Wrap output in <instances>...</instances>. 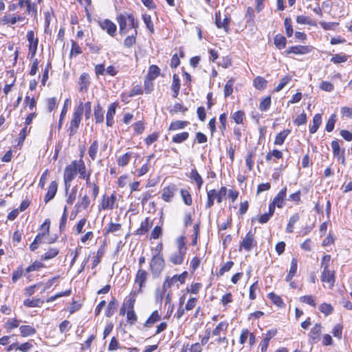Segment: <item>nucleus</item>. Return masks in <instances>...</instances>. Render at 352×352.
<instances>
[{
	"mask_svg": "<svg viewBox=\"0 0 352 352\" xmlns=\"http://www.w3.org/2000/svg\"><path fill=\"white\" fill-rule=\"evenodd\" d=\"M138 292H136L134 290H132L128 297L126 298L123 302V305L127 309V310H133L134 309V305L136 300V296L138 294Z\"/></svg>",
	"mask_w": 352,
	"mask_h": 352,
	"instance_id": "6ab92c4d",
	"label": "nucleus"
},
{
	"mask_svg": "<svg viewBox=\"0 0 352 352\" xmlns=\"http://www.w3.org/2000/svg\"><path fill=\"white\" fill-rule=\"evenodd\" d=\"M300 301L302 303H306V304L309 305L313 307L316 306L314 298L311 295H307V296H301L300 298Z\"/></svg>",
	"mask_w": 352,
	"mask_h": 352,
	"instance_id": "052dcab7",
	"label": "nucleus"
},
{
	"mask_svg": "<svg viewBox=\"0 0 352 352\" xmlns=\"http://www.w3.org/2000/svg\"><path fill=\"white\" fill-rule=\"evenodd\" d=\"M227 193L226 187H221V189L217 192L215 190H210L207 192L208 201L206 204L207 208H211L214 204V200L217 199L218 203L222 201L223 197L226 196Z\"/></svg>",
	"mask_w": 352,
	"mask_h": 352,
	"instance_id": "7ed1b4c3",
	"label": "nucleus"
},
{
	"mask_svg": "<svg viewBox=\"0 0 352 352\" xmlns=\"http://www.w3.org/2000/svg\"><path fill=\"white\" fill-rule=\"evenodd\" d=\"M296 22L300 24H307L309 25H316L315 22L309 17L303 15L297 16Z\"/></svg>",
	"mask_w": 352,
	"mask_h": 352,
	"instance_id": "de8ad7c7",
	"label": "nucleus"
},
{
	"mask_svg": "<svg viewBox=\"0 0 352 352\" xmlns=\"http://www.w3.org/2000/svg\"><path fill=\"white\" fill-rule=\"evenodd\" d=\"M94 118L96 123H102L104 121V112L100 104L94 107Z\"/></svg>",
	"mask_w": 352,
	"mask_h": 352,
	"instance_id": "c85d7f7f",
	"label": "nucleus"
},
{
	"mask_svg": "<svg viewBox=\"0 0 352 352\" xmlns=\"http://www.w3.org/2000/svg\"><path fill=\"white\" fill-rule=\"evenodd\" d=\"M160 318L161 317L158 311L157 310L154 311L146 321L144 326L146 327H151L153 324L159 321Z\"/></svg>",
	"mask_w": 352,
	"mask_h": 352,
	"instance_id": "473e14b6",
	"label": "nucleus"
},
{
	"mask_svg": "<svg viewBox=\"0 0 352 352\" xmlns=\"http://www.w3.org/2000/svg\"><path fill=\"white\" fill-rule=\"evenodd\" d=\"M254 86L256 89H262L267 84V81L262 77H256L254 80Z\"/></svg>",
	"mask_w": 352,
	"mask_h": 352,
	"instance_id": "0e129e2a",
	"label": "nucleus"
},
{
	"mask_svg": "<svg viewBox=\"0 0 352 352\" xmlns=\"http://www.w3.org/2000/svg\"><path fill=\"white\" fill-rule=\"evenodd\" d=\"M176 243L179 251L186 252V239L184 236H179L176 240Z\"/></svg>",
	"mask_w": 352,
	"mask_h": 352,
	"instance_id": "864d4df0",
	"label": "nucleus"
},
{
	"mask_svg": "<svg viewBox=\"0 0 352 352\" xmlns=\"http://www.w3.org/2000/svg\"><path fill=\"white\" fill-rule=\"evenodd\" d=\"M290 132L291 131L289 129H285L278 133L275 138L274 144L279 146L282 145Z\"/></svg>",
	"mask_w": 352,
	"mask_h": 352,
	"instance_id": "b1692460",
	"label": "nucleus"
},
{
	"mask_svg": "<svg viewBox=\"0 0 352 352\" xmlns=\"http://www.w3.org/2000/svg\"><path fill=\"white\" fill-rule=\"evenodd\" d=\"M84 111L83 103L80 102V104L76 107L75 111L74 112L72 119L69 123V127L68 129L69 136L72 137L74 135L79 128L82 116Z\"/></svg>",
	"mask_w": 352,
	"mask_h": 352,
	"instance_id": "f03ea898",
	"label": "nucleus"
},
{
	"mask_svg": "<svg viewBox=\"0 0 352 352\" xmlns=\"http://www.w3.org/2000/svg\"><path fill=\"white\" fill-rule=\"evenodd\" d=\"M271 104V98L270 97H266L264 98L260 103L259 109L260 110L265 111H267Z\"/></svg>",
	"mask_w": 352,
	"mask_h": 352,
	"instance_id": "338daca9",
	"label": "nucleus"
},
{
	"mask_svg": "<svg viewBox=\"0 0 352 352\" xmlns=\"http://www.w3.org/2000/svg\"><path fill=\"white\" fill-rule=\"evenodd\" d=\"M1 22L3 25H14L16 23V16L6 14L1 19Z\"/></svg>",
	"mask_w": 352,
	"mask_h": 352,
	"instance_id": "680f3d73",
	"label": "nucleus"
},
{
	"mask_svg": "<svg viewBox=\"0 0 352 352\" xmlns=\"http://www.w3.org/2000/svg\"><path fill=\"white\" fill-rule=\"evenodd\" d=\"M284 25L286 30L287 36L288 37H291L294 33L291 19L286 18L284 21Z\"/></svg>",
	"mask_w": 352,
	"mask_h": 352,
	"instance_id": "4d7b16f0",
	"label": "nucleus"
},
{
	"mask_svg": "<svg viewBox=\"0 0 352 352\" xmlns=\"http://www.w3.org/2000/svg\"><path fill=\"white\" fill-rule=\"evenodd\" d=\"M300 219V216L298 213L293 214L289 220L286 228L287 233H292L294 232V224Z\"/></svg>",
	"mask_w": 352,
	"mask_h": 352,
	"instance_id": "7c9ffc66",
	"label": "nucleus"
},
{
	"mask_svg": "<svg viewBox=\"0 0 352 352\" xmlns=\"http://www.w3.org/2000/svg\"><path fill=\"white\" fill-rule=\"evenodd\" d=\"M234 83V80L233 78H230L228 80L224 87V96L225 97H228L232 94L233 91V85Z\"/></svg>",
	"mask_w": 352,
	"mask_h": 352,
	"instance_id": "09e8293b",
	"label": "nucleus"
},
{
	"mask_svg": "<svg viewBox=\"0 0 352 352\" xmlns=\"http://www.w3.org/2000/svg\"><path fill=\"white\" fill-rule=\"evenodd\" d=\"M333 156L338 157V160H341L342 164H344V148H340L338 140H333L331 144Z\"/></svg>",
	"mask_w": 352,
	"mask_h": 352,
	"instance_id": "9b49d317",
	"label": "nucleus"
},
{
	"mask_svg": "<svg viewBox=\"0 0 352 352\" xmlns=\"http://www.w3.org/2000/svg\"><path fill=\"white\" fill-rule=\"evenodd\" d=\"M185 254L186 252L177 250L170 256L169 261L174 265H182Z\"/></svg>",
	"mask_w": 352,
	"mask_h": 352,
	"instance_id": "412c9836",
	"label": "nucleus"
},
{
	"mask_svg": "<svg viewBox=\"0 0 352 352\" xmlns=\"http://www.w3.org/2000/svg\"><path fill=\"white\" fill-rule=\"evenodd\" d=\"M137 34V30H135L134 34L127 36L124 41V45L126 47H131L135 43V35Z\"/></svg>",
	"mask_w": 352,
	"mask_h": 352,
	"instance_id": "8fccbe9b",
	"label": "nucleus"
},
{
	"mask_svg": "<svg viewBox=\"0 0 352 352\" xmlns=\"http://www.w3.org/2000/svg\"><path fill=\"white\" fill-rule=\"evenodd\" d=\"M25 5L27 7L26 11L28 14L36 15L37 8L36 5L34 3H32L30 0H26Z\"/></svg>",
	"mask_w": 352,
	"mask_h": 352,
	"instance_id": "603ef678",
	"label": "nucleus"
},
{
	"mask_svg": "<svg viewBox=\"0 0 352 352\" xmlns=\"http://www.w3.org/2000/svg\"><path fill=\"white\" fill-rule=\"evenodd\" d=\"M234 265V262L232 261H228L226 263H225L219 270V272H218V276H223L226 272L230 271V270L232 267Z\"/></svg>",
	"mask_w": 352,
	"mask_h": 352,
	"instance_id": "69168bd1",
	"label": "nucleus"
},
{
	"mask_svg": "<svg viewBox=\"0 0 352 352\" xmlns=\"http://www.w3.org/2000/svg\"><path fill=\"white\" fill-rule=\"evenodd\" d=\"M321 331V326L319 324H316L311 329L309 333V338L313 342H317L320 339V335Z\"/></svg>",
	"mask_w": 352,
	"mask_h": 352,
	"instance_id": "5701e85b",
	"label": "nucleus"
},
{
	"mask_svg": "<svg viewBox=\"0 0 352 352\" xmlns=\"http://www.w3.org/2000/svg\"><path fill=\"white\" fill-rule=\"evenodd\" d=\"M187 275L188 272H184L181 274H176L172 277H167L163 285L164 289L170 288L178 283L180 284L184 283Z\"/></svg>",
	"mask_w": 352,
	"mask_h": 352,
	"instance_id": "39448f33",
	"label": "nucleus"
},
{
	"mask_svg": "<svg viewBox=\"0 0 352 352\" xmlns=\"http://www.w3.org/2000/svg\"><path fill=\"white\" fill-rule=\"evenodd\" d=\"M57 189H58L57 182L55 181L52 182L48 188L47 192L45 195V198H44L45 203H47L48 201H50L51 199H52L55 197L56 192H57Z\"/></svg>",
	"mask_w": 352,
	"mask_h": 352,
	"instance_id": "aec40b11",
	"label": "nucleus"
},
{
	"mask_svg": "<svg viewBox=\"0 0 352 352\" xmlns=\"http://www.w3.org/2000/svg\"><path fill=\"white\" fill-rule=\"evenodd\" d=\"M256 245V241L254 238V234L252 231H249L240 243L239 249H244L245 251L250 252Z\"/></svg>",
	"mask_w": 352,
	"mask_h": 352,
	"instance_id": "0eeeda50",
	"label": "nucleus"
},
{
	"mask_svg": "<svg viewBox=\"0 0 352 352\" xmlns=\"http://www.w3.org/2000/svg\"><path fill=\"white\" fill-rule=\"evenodd\" d=\"M268 297L275 305L278 307H282L284 305L281 298L274 293H270L268 294Z\"/></svg>",
	"mask_w": 352,
	"mask_h": 352,
	"instance_id": "bf43d9fd",
	"label": "nucleus"
},
{
	"mask_svg": "<svg viewBox=\"0 0 352 352\" xmlns=\"http://www.w3.org/2000/svg\"><path fill=\"white\" fill-rule=\"evenodd\" d=\"M86 181V186L87 187L91 188H92V195L94 199H96V197L98 195L99 193V187L97 185L96 182H91L90 177H88V179H85Z\"/></svg>",
	"mask_w": 352,
	"mask_h": 352,
	"instance_id": "ea45409f",
	"label": "nucleus"
},
{
	"mask_svg": "<svg viewBox=\"0 0 352 352\" xmlns=\"http://www.w3.org/2000/svg\"><path fill=\"white\" fill-rule=\"evenodd\" d=\"M190 178L196 182L198 188L200 189L203 184V179L196 169H192L191 170Z\"/></svg>",
	"mask_w": 352,
	"mask_h": 352,
	"instance_id": "58836bf2",
	"label": "nucleus"
},
{
	"mask_svg": "<svg viewBox=\"0 0 352 352\" xmlns=\"http://www.w3.org/2000/svg\"><path fill=\"white\" fill-rule=\"evenodd\" d=\"M230 23V16L228 14L225 15V17L221 20V16L220 12L215 13V23L218 28H223L226 32L228 31Z\"/></svg>",
	"mask_w": 352,
	"mask_h": 352,
	"instance_id": "f8f14e48",
	"label": "nucleus"
},
{
	"mask_svg": "<svg viewBox=\"0 0 352 352\" xmlns=\"http://www.w3.org/2000/svg\"><path fill=\"white\" fill-rule=\"evenodd\" d=\"M90 204V199L87 195H85L80 201H79L76 205V207L82 208L83 209H87Z\"/></svg>",
	"mask_w": 352,
	"mask_h": 352,
	"instance_id": "6e6d98bb",
	"label": "nucleus"
},
{
	"mask_svg": "<svg viewBox=\"0 0 352 352\" xmlns=\"http://www.w3.org/2000/svg\"><path fill=\"white\" fill-rule=\"evenodd\" d=\"M336 122V114H332L329 117V118L326 124V127H325L326 131L328 132H331L334 129Z\"/></svg>",
	"mask_w": 352,
	"mask_h": 352,
	"instance_id": "3c124183",
	"label": "nucleus"
},
{
	"mask_svg": "<svg viewBox=\"0 0 352 352\" xmlns=\"http://www.w3.org/2000/svg\"><path fill=\"white\" fill-rule=\"evenodd\" d=\"M171 89L174 92V97H177L179 94L180 89V79L179 76L177 74H174L173 76V82L171 85Z\"/></svg>",
	"mask_w": 352,
	"mask_h": 352,
	"instance_id": "2f4dec72",
	"label": "nucleus"
},
{
	"mask_svg": "<svg viewBox=\"0 0 352 352\" xmlns=\"http://www.w3.org/2000/svg\"><path fill=\"white\" fill-rule=\"evenodd\" d=\"M160 74V69L155 65L149 67L146 78L155 80Z\"/></svg>",
	"mask_w": 352,
	"mask_h": 352,
	"instance_id": "72a5a7b5",
	"label": "nucleus"
},
{
	"mask_svg": "<svg viewBox=\"0 0 352 352\" xmlns=\"http://www.w3.org/2000/svg\"><path fill=\"white\" fill-rule=\"evenodd\" d=\"M100 27L105 30L110 36H113L116 34L117 27L114 23L109 19H104L99 22Z\"/></svg>",
	"mask_w": 352,
	"mask_h": 352,
	"instance_id": "ddd939ff",
	"label": "nucleus"
},
{
	"mask_svg": "<svg viewBox=\"0 0 352 352\" xmlns=\"http://www.w3.org/2000/svg\"><path fill=\"white\" fill-rule=\"evenodd\" d=\"M298 261L297 259L295 258H293L291 262V266L289 271V273L286 277V281L289 282L290 281L293 277L295 276L296 271H297V266H298Z\"/></svg>",
	"mask_w": 352,
	"mask_h": 352,
	"instance_id": "c756f323",
	"label": "nucleus"
},
{
	"mask_svg": "<svg viewBox=\"0 0 352 352\" xmlns=\"http://www.w3.org/2000/svg\"><path fill=\"white\" fill-rule=\"evenodd\" d=\"M117 107L118 104L113 102L111 104L108 108L106 116V124L108 126H112L114 124L113 117L116 114Z\"/></svg>",
	"mask_w": 352,
	"mask_h": 352,
	"instance_id": "dca6fc26",
	"label": "nucleus"
},
{
	"mask_svg": "<svg viewBox=\"0 0 352 352\" xmlns=\"http://www.w3.org/2000/svg\"><path fill=\"white\" fill-rule=\"evenodd\" d=\"M291 80V77L288 76H285L281 78L279 84L276 87V91L278 92L282 90Z\"/></svg>",
	"mask_w": 352,
	"mask_h": 352,
	"instance_id": "13d9d810",
	"label": "nucleus"
},
{
	"mask_svg": "<svg viewBox=\"0 0 352 352\" xmlns=\"http://www.w3.org/2000/svg\"><path fill=\"white\" fill-rule=\"evenodd\" d=\"M142 19L145 23L147 29L151 32H154V25L151 20V17L149 14H144L142 16Z\"/></svg>",
	"mask_w": 352,
	"mask_h": 352,
	"instance_id": "49530a36",
	"label": "nucleus"
},
{
	"mask_svg": "<svg viewBox=\"0 0 352 352\" xmlns=\"http://www.w3.org/2000/svg\"><path fill=\"white\" fill-rule=\"evenodd\" d=\"M176 191L177 187L174 184L164 188L162 193V199L166 202H170L175 196Z\"/></svg>",
	"mask_w": 352,
	"mask_h": 352,
	"instance_id": "2eb2a0df",
	"label": "nucleus"
},
{
	"mask_svg": "<svg viewBox=\"0 0 352 352\" xmlns=\"http://www.w3.org/2000/svg\"><path fill=\"white\" fill-rule=\"evenodd\" d=\"M228 323L226 322H221L216 327V328L212 331V335L214 336H218L221 334V331L226 332L228 329Z\"/></svg>",
	"mask_w": 352,
	"mask_h": 352,
	"instance_id": "37998d69",
	"label": "nucleus"
},
{
	"mask_svg": "<svg viewBox=\"0 0 352 352\" xmlns=\"http://www.w3.org/2000/svg\"><path fill=\"white\" fill-rule=\"evenodd\" d=\"M59 253V250L55 248H50L43 255L41 256V260L47 261L56 256Z\"/></svg>",
	"mask_w": 352,
	"mask_h": 352,
	"instance_id": "4c0bfd02",
	"label": "nucleus"
},
{
	"mask_svg": "<svg viewBox=\"0 0 352 352\" xmlns=\"http://www.w3.org/2000/svg\"><path fill=\"white\" fill-rule=\"evenodd\" d=\"M70 165L75 170L76 173H78L81 170V167L85 166V162L82 159H80L79 160L73 161Z\"/></svg>",
	"mask_w": 352,
	"mask_h": 352,
	"instance_id": "e2e57ef3",
	"label": "nucleus"
},
{
	"mask_svg": "<svg viewBox=\"0 0 352 352\" xmlns=\"http://www.w3.org/2000/svg\"><path fill=\"white\" fill-rule=\"evenodd\" d=\"M132 155H133V153L127 152L125 154H124L123 155L120 156L117 160V163H118V166H122V167L126 166L129 163L130 160L132 157Z\"/></svg>",
	"mask_w": 352,
	"mask_h": 352,
	"instance_id": "c9c22d12",
	"label": "nucleus"
},
{
	"mask_svg": "<svg viewBox=\"0 0 352 352\" xmlns=\"http://www.w3.org/2000/svg\"><path fill=\"white\" fill-rule=\"evenodd\" d=\"M321 122H322L321 114H320V113L316 114L313 118V124L311 126H310L309 132L312 134L315 133L318 131L320 125L321 124Z\"/></svg>",
	"mask_w": 352,
	"mask_h": 352,
	"instance_id": "393cba45",
	"label": "nucleus"
},
{
	"mask_svg": "<svg viewBox=\"0 0 352 352\" xmlns=\"http://www.w3.org/2000/svg\"><path fill=\"white\" fill-rule=\"evenodd\" d=\"M50 221L49 219H45L44 223L41 226V232H39L35 237L34 241L38 243V245L43 243L44 239L50 233Z\"/></svg>",
	"mask_w": 352,
	"mask_h": 352,
	"instance_id": "1a4fd4ad",
	"label": "nucleus"
},
{
	"mask_svg": "<svg viewBox=\"0 0 352 352\" xmlns=\"http://www.w3.org/2000/svg\"><path fill=\"white\" fill-rule=\"evenodd\" d=\"M311 50V47L310 46L296 45L288 47L285 51V53L287 55H289L292 53L295 54H305L309 53Z\"/></svg>",
	"mask_w": 352,
	"mask_h": 352,
	"instance_id": "4468645a",
	"label": "nucleus"
},
{
	"mask_svg": "<svg viewBox=\"0 0 352 352\" xmlns=\"http://www.w3.org/2000/svg\"><path fill=\"white\" fill-rule=\"evenodd\" d=\"M117 20L120 34H126L130 30L136 29L138 27V22L131 14H120L118 16Z\"/></svg>",
	"mask_w": 352,
	"mask_h": 352,
	"instance_id": "f257e3e1",
	"label": "nucleus"
},
{
	"mask_svg": "<svg viewBox=\"0 0 352 352\" xmlns=\"http://www.w3.org/2000/svg\"><path fill=\"white\" fill-rule=\"evenodd\" d=\"M116 195L115 194H112L110 197H103V199L101 203V208L106 209H113L114 208L115 203L116 201Z\"/></svg>",
	"mask_w": 352,
	"mask_h": 352,
	"instance_id": "f3484780",
	"label": "nucleus"
},
{
	"mask_svg": "<svg viewBox=\"0 0 352 352\" xmlns=\"http://www.w3.org/2000/svg\"><path fill=\"white\" fill-rule=\"evenodd\" d=\"M76 175V173L75 170L70 164L67 165L65 168L63 175L66 192H67L69 188H70L71 183L74 179Z\"/></svg>",
	"mask_w": 352,
	"mask_h": 352,
	"instance_id": "6e6552de",
	"label": "nucleus"
},
{
	"mask_svg": "<svg viewBox=\"0 0 352 352\" xmlns=\"http://www.w3.org/2000/svg\"><path fill=\"white\" fill-rule=\"evenodd\" d=\"M273 157L276 159H281L283 157V153L280 151L274 149L267 154L266 160L270 161L272 160Z\"/></svg>",
	"mask_w": 352,
	"mask_h": 352,
	"instance_id": "5fc2aeb1",
	"label": "nucleus"
},
{
	"mask_svg": "<svg viewBox=\"0 0 352 352\" xmlns=\"http://www.w3.org/2000/svg\"><path fill=\"white\" fill-rule=\"evenodd\" d=\"M148 272L140 268L136 274H135V285H138V289H133L136 292L142 293V288L145 286L146 282L148 279Z\"/></svg>",
	"mask_w": 352,
	"mask_h": 352,
	"instance_id": "423d86ee",
	"label": "nucleus"
},
{
	"mask_svg": "<svg viewBox=\"0 0 352 352\" xmlns=\"http://www.w3.org/2000/svg\"><path fill=\"white\" fill-rule=\"evenodd\" d=\"M43 302L39 298L25 299L23 305L28 307H40Z\"/></svg>",
	"mask_w": 352,
	"mask_h": 352,
	"instance_id": "79ce46f5",
	"label": "nucleus"
},
{
	"mask_svg": "<svg viewBox=\"0 0 352 352\" xmlns=\"http://www.w3.org/2000/svg\"><path fill=\"white\" fill-rule=\"evenodd\" d=\"M286 38L280 34H277L274 37V44L277 48L282 50L286 46Z\"/></svg>",
	"mask_w": 352,
	"mask_h": 352,
	"instance_id": "a19ab883",
	"label": "nucleus"
},
{
	"mask_svg": "<svg viewBox=\"0 0 352 352\" xmlns=\"http://www.w3.org/2000/svg\"><path fill=\"white\" fill-rule=\"evenodd\" d=\"M98 151V142L97 140H94L93 142L91 144L90 146L88 149V154L90 158L94 161L97 156V153Z\"/></svg>",
	"mask_w": 352,
	"mask_h": 352,
	"instance_id": "cd10ccee",
	"label": "nucleus"
},
{
	"mask_svg": "<svg viewBox=\"0 0 352 352\" xmlns=\"http://www.w3.org/2000/svg\"><path fill=\"white\" fill-rule=\"evenodd\" d=\"M189 137V133L188 132H182L181 133L176 134L173 138V142L175 143H182L186 141Z\"/></svg>",
	"mask_w": 352,
	"mask_h": 352,
	"instance_id": "c03bdc74",
	"label": "nucleus"
},
{
	"mask_svg": "<svg viewBox=\"0 0 352 352\" xmlns=\"http://www.w3.org/2000/svg\"><path fill=\"white\" fill-rule=\"evenodd\" d=\"M153 226V223L150 221L149 218H146L142 221L140 227L137 230V234L142 235L146 234Z\"/></svg>",
	"mask_w": 352,
	"mask_h": 352,
	"instance_id": "4be33fe9",
	"label": "nucleus"
},
{
	"mask_svg": "<svg viewBox=\"0 0 352 352\" xmlns=\"http://www.w3.org/2000/svg\"><path fill=\"white\" fill-rule=\"evenodd\" d=\"M21 336L22 337H28L36 333V329L30 325H22L19 327Z\"/></svg>",
	"mask_w": 352,
	"mask_h": 352,
	"instance_id": "a878e982",
	"label": "nucleus"
},
{
	"mask_svg": "<svg viewBox=\"0 0 352 352\" xmlns=\"http://www.w3.org/2000/svg\"><path fill=\"white\" fill-rule=\"evenodd\" d=\"M117 300L115 298H112L111 300L109 302L105 311L107 317H111L117 309Z\"/></svg>",
	"mask_w": 352,
	"mask_h": 352,
	"instance_id": "bb28decb",
	"label": "nucleus"
},
{
	"mask_svg": "<svg viewBox=\"0 0 352 352\" xmlns=\"http://www.w3.org/2000/svg\"><path fill=\"white\" fill-rule=\"evenodd\" d=\"M189 122L188 121H182V120H177L173 122L169 126V130L170 131H176L179 129H182L185 128L188 125Z\"/></svg>",
	"mask_w": 352,
	"mask_h": 352,
	"instance_id": "e433bc0d",
	"label": "nucleus"
},
{
	"mask_svg": "<svg viewBox=\"0 0 352 352\" xmlns=\"http://www.w3.org/2000/svg\"><path fill=\"white\" fill-rule=\"evenodd\" d=\"M287 195V187L285 186L280 190L278 195L274 198L273 202L276 205L278 208L283 207L284 201Z\"/></svg>",
	"mask_w": 352,
	"mask_h": 352,
	"instance_id": "a211bd4d",
	"label": "nucleus"
},
{
	"mask_svg": "<svg viewBox=\"0 0 352 352\" xmlns=\"http://www.w3.org/2000/svg\"><path fill=\"white\" fill-rule=\"evenodd\" d=\"M165 261L162 255L158 254L153 256L150 262V270L153 275H160L163 271Z\"/></svg>",
	"mask_w": 352,
	"mask_h": 352,
	"instance_id": "20e7f679",
	"label": "nucleus"
},
{
	"mask_svg": "<svg viewBox=\"0 0 352 352\" xmlns=\"http://www.w3.org/2000/svg\"><path fill=\"white\" fill-rule=\"evenodd\" d=\"M319 87L322 90L329 92L332 91L334 89L333 85L328 81H322L320 84Z\"/></svg>",
	"mask_w": 352,
	"mask_h": 352,
	"instance_id": "774afa93",
	"label": "nucleus"
},
{
	"mask_svg": "<svg viewBox=\"0 0 352 352\" xmlns=\"http://www.w3.org/2000/svg\"><path fill=\"white\" fill-rule=\"evenodd\" d=\"M180 194L185 204L190 206L192 201L190 192L186 189H182L180 190Z\"/></svg>",
	"mask_w": 352,
	"mask_h": 352,
	"instance_id": "a18cd8bd",
	"label": "nucleus"
},
{
	"mask_svg": "<svg viewBox=\"0 0 352 352\" xmlns=\"http://www.w3.org/2000/svg\"><path fill=\"white\" fill-rule=\"evenodd\" d=\"M320 279L323 283L327 284L328 287L331 289L334 286L336 280L334 271L330 270H323Z\"/></svg>",
	"mask_w": 352,
	"mask_h": 352,
	"instance_id": "9d476101",
	"label": "nucleus"
},
{
	"mask_svg": "<svg viewBox=\"0 0 352 352\" xmlns=\"http://www.w3.org/2000/svg\"><path fill=\"white\" fill-rule=\"evenodd\" d=\"M20 323H21V320H19L16 318H10L5 323L4 327L7 329V331L8 332H10L13 329H15V328L19 327Z\"/></svg>",
	"mask_w": 352,
	"mask_h": 352,
	"instance_id": "f704fd0d",
	"label": "nucleus"
}]
</instances>
